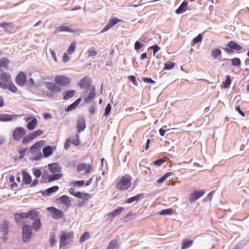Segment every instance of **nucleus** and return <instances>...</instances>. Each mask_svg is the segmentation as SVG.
Instances as JSON below:
<instances>
[{"label":"nucleus","mask_w":249,"mask_h":249,"mask_svg":"<svg viewBox=\"0 0 249 249\" xmlns=\"http://www.w3.org/2000/svg\"><path fill=\"white\" fill-rule=\"evenodd\" d=\"M0 87L3 89H8L13 93L17 91L18 89L14 84L12 81L10 82L8 84H6L3 82H0Z\"/></svg>","instance_id":"obj_12"},{"label":"nucleus","mask_w":249,"mask_h":249,"mask_svg":"<svg viewBox=\"0 0 249 249\" xmlns=\"http://www.w3.org/2000/svg\"><path fill=\"white\" fill-rule=\"evenodd\" d=\"M45 86L48 90L53 93L60 92L62 90L61 87L55 82H45Z\"/></svg>","instance_id":"obj_6"},{"label":"nucleus","mask_w":249,"mask_h":249,"mask_svg":"<svg viewBox=\"0 0 249 249\" xmlns=\"http://www.w3.org/2000/svg\"><path fill=\"white\" fill-rule=\"evenodd\" d=\"M9 223L8 221H3L0 225V227L5 233H7L9 229Z\"/></svg>","instance_id":"obj_33"},{"label":"nucleus","mask_w":249,"mask_h":249,"mask_svg":"<svg viewBox=\"0 0 249 249\" xmlns=\"http://www.w3.org/2000/svg\"><path fill=\"white\" fill-rule=\"evenodd\" d=\"M131 178L128 175L123 177L121 180L117 183L116 187L120 190H124L128 189L131 186Z\"/></svg>","instance_id":"obj_1"},{"label":"nucleus","mask_w":249,"mask_h":249,"mask_svg":"<svg viewBox=\"0 0 249 249\" xmlns=\"http://www.w3.org/2000/svg\"><path fill=\"white\" fill-rule=\"evenodd\" d=\"M59 189V187L57 186H54L46 190V195H49L51 194L56 192Z\"/></svg>","instance_id":"obj_40"},{"label":"nucleus","mask_w":249,"mask_h":249,"mask_svg":"<svg viewBox=\"0 0 249 249\" xmlns=\"http://www.w3.org/2000/svg\"><path fill=\"white\" fill-rule=\"evenodd\" d=\"M202 36L199 34L196 37L193 39V42L194 44L198 43L202 41Z\"/></svg>","instance_id":"obj_49"},{"label":"nucleus","mask_w":249,"mask_h":249,"mask_svg":"<svg viewBox=\"0 0 249 249\" xmlns=\"http://www.w3.org/2000/svg\"><path fill=\"white\" fill-rule=\"evenodd\" d=\"M97 53L96 51L92 50H88V56L89 57L90 56H94L96 55Z\"/></svg>","instance_id":"obj_58"},{"label":"nucleus","mask_w":249,"mask_h":249,"mask_svg":"<svg viewBox=\"0 0 249 249\" xmlns=\"http://www.w3.org/2000/svg\"><path fill=\"white\" fill-rule=\"evenodd\" d=\"M135 49L136 51H138L139 49L142 48L143 47V45L140 42H139L138 41H137L135 43Z\"/></svg>","instance_id":"obj_55"},{"label":"nucleus","mask_w":249,"mask_h":249,"mask_svg":"<svg viewBox=\"0 0 249 249\" xmlns=\"http://www.w3.org/2000/svg\"><path fill=\"white\" fill-rule=\"evenodd\" d=\"M124 207H120L118 209H116L111 212L106 214L105 216V219L106 220L112 221L116 216L119 215L124 210Z\"/></svg>","instance_id":"obj_8"},{"label":"nucleus","mask_w":249,"mask_h":249,"mask_svg":"<svg viewBox=\"0 0 249 249\" xmlns=\"http://www.w3.org/2000/svg\"><path fill=\"white\" fill-rule=\"evenodd\" d=\"M75 137V139L73 140L71 142L72 144H74L75 145L77 146L80 143V140L79 138V135L76 134Z\"/></svg>","instance_id":"obj_54"},{"label":"nucleus","mask_w":249,"mask_h":249,"mask_svg":"<svg viewBox=\"0 0 249 249\" xmlns=\"http://www.w3.org/2000/svg\"><path fill=\"white\" fill-rule=\"evenodd\" d=\"M77 170L78 172H81L85 170V174L90 173L92 170V166L91 165H87L86 163H81L77 166Z\"/></svg>","instance_id":"obj_15"},{"label":"nucleus","mask_w":249,"mask_h":249,"mask_svg":"<svg viewBox=\"0 0 249 249\" xmlns=\"http://www.w3.org/2000/svg\"><path fill=\"white\" fill-rule=\"evenodd\" d=\"M32 235V230L30 226L24 225L22 227V239L24 242H28Z\"/></svg>","instance_id":"obj_5"},{"label":"nucleus","mask_w":249,"mask_h":249,"mask_svg":"<svg viewBox=\"0 0 249 249\" xmlns=\"http://www.w3.org/2000/svg\"><path fill=\"white\" fill-rule=\"evenodd\" d=\"M43 133L42 130L38 129L36 131L32 132L30 135V139L34 140L37 137L42 135Z\"/></svg>","instance_id":"obj_36"},{"label":"nucleus","mask_w":249,"mask_h":249,"mask_svg":"<svg viewBox=\"0 0 249 249\" xmlns=\"http://www.w3.org/2000/svg\"><path fill=\"white\" fill-rule=\"evenodd\" d=\"M149 49H153V53L154 55L160 50V47L158 45H155V46L150 47Z\"/></svg>","instance_id":"obj_64"},{"label":"nucleus","mask_w":249,"mask_h":249,"mask_svg":"<svg viewBox=\"0 0 249 249\" xmlns=\"http://www.w3.org/2000/svg\"><path fill=\"white\" fill-rule=\"evenodd\" d=\"M0 27L3 29H7L8 27H14L12 23L8 22H2L0 23Z\"/></svg>","instance_id":"obj_48"},{"label":"nucleus","mask_w":249,"mask_h":249,"mask_svg":"<svg viewBox=\"0 0 249 249\" xmlns=\"http://www.w3.org/2000/svg\"><path fill=\"white\" fill-rule=\"evenodd\" d=\"M111 107L110 104H108L106 107L104 115L107 116L109 114V113L111 111Z\"/></svg>","instance_id":"obj_52"},{"label":"nucleus","mask_w":249,"mask_h":249,"mask_svg":"<svg viewBox=\"0 0 249 249\" xmlns=\"http://www.w3.org/2000/svg\"><path fill=\"white\" fill-rule=\"evenodd\" d=\"M34 175L36 178H39L41 175V172L39 169H36L34 171Z\"/></svg>","instance_id":"obj_56"},{"label":"nucleus","mask_w":249,"mask_h":249,"mask_svg":"<svg viewBox=\"0 0 249 249\" xmlns=\"http://www.w3.org/2000/svg\"><path fill=\"white\" fill-rule=\"evenodd\" d=\"M230 49L239 51L242 49V47L233 41H230L227 45Z\"/></svg>","instance_id":"obj_25"},{"label":"nucleus","mask_w":249,"mask_h":249,"mask_svg":"<svg viewBox=\"0 0 249 249\" xmlns=\"http://www.w3.org/2000/svg\"><path fill=\"white\" fill-rule=\"evenodd\" d=\"M15 219L17 222L19 223L22 219H26L28 218V214L27 213H16L14 214Z\"/></svg>","instance_id":"obj_24"},{"label":"nucleus","mask_w":249,"mask_h":249,"mask_svg":"<svg viewBox=\"0 0 249 249\" xmlns=\"http://www.w3.org/2000/svg\"><path fill=\"white\" fill-rule=\"evenodd\" d=\"M119 21H120V20L118 19L117 18H113L110 19L107 25L103 28V29L102 30L101 33H104L108 30H109L110 28H111L112 26L115 25L116 24L118 23Z\"/></svg>","instance_id":"obj_16"},{"label":"nucleus","mask_w":249,"mask_h":249,"mask_svg":"<svg viewBox=\"0 0 249 249\" xmlns=\"http://www.w3.org/2000/svg\"><path fill=\"white\" fill-rule=\"evenodd\" d=\"M26 134V130L21 127L16 128L13 131V137L15 140H20Z\"/></svg>","instance_id":"obj_7"},{"label":"nucleus","mask_w":249,"mask_h":249,"mask_svg":"<svg viewBox=\"0 0 249 249\" xmlns=\"http://www.w3.org/2000/svg\"><path fill=\"white\" fill-rule=\"evenodd\" d=\"M205 194V191L203 190L200 191H195L190 194L189 196V200L190 202H193L201 197Z\"/></svg>","instance_id":"obj_11"},{"label":"nucleus","mask_w":249,"mask_h":249,"mask_svg":"<svg viewBox=\"0 0 249 249\" xmlns=\"http://www.w3.org/2000/svg\"><path fill=\"white\" fill-rule=\"evenodd\" d=\"M15 82L16 84L20 86L25 85L27 82L26 75L23 72H20L17 75Z\"/></svg>","instance_id":"obj_9"},{"label":"nucleus","mask_w":249,"mask_h":249,"mask_svg":"<svg viewBox=\"0 0 249 249\" xmlns=\"http://www.w3.org/2000/svg\"><path fill=\"white\" fill-rule=\"evenodd\" d=\"M231 64L234 66H239L241 64V61L238 58H234L231 60Z\"/></svg>","instance_id":"obj_46"},{"label":"nucleus","mask_w":249,"mask_h":249,"mask_svg":"<svg viewBox=\"0 0 249 249\" xmlns=\"http://www.w3.org/2000/svg\"><path fill=\"white\" fill-rule=\"evenodd\" d=\"M142 80L144 82L148 83L151 84H154L155 83L154 81H153L152 79L150 78L143 77L142 78Z\"/></svg>","instance_id":"obj_60"},{"label":"nucleus","mask_w":249,"mask_h":249,"mask_svg":"<svg viewBox=\"0 0 249 249\" xmlns=\"http://www.w3.org/2000/svg\"><path fill=\"white\" fill-rule=\"evenodd\" d=\"M36 153V155L32 158V160H38L41 159L42 157V155L40 152V151H37Z\"/></svg>","instance_id":"obj_51"},{"label":"nucleus","mask_w":249,"mask_h":249,"mask_svg":"<svg viewBox=\"0 0 249 249\" xmlns=\"http://www.w3.org/2000/svg\"><path fill=\"white\" fill-rule=\"evenodd\" d=\"M55 33L61 32H68L73 33H77L79 34L81 32L79 29H72L68 26H60L57 28L55 30Z\"/></svg>","instance_id":"obj_14"},{"label":"nucleus","mask_w":249,"mask_h":249,"mask_svg":"<svg viewBox=\"0 0 249 249\" xmlns=\"http://www.w3.org/2000/svg\"><path fill=\"white\" fill-rule=\"evenodd\" d=\"M75 93L74 90H70L63 92V99L67 100L71 97H72Z\"/></svg>","instance_id":"obj_28"},{"label":"nucleus","mask_w":249,"mask_h":249,"mask_svg":"<svg viewBox=\"0 0 249 249\" xmlns=\"http://www.w3.org/2000/svg\"><path fill=\"white\" fill-rule=\"evenodd\" d=\"M86 127V123L84 118H81L77 121V128L78 132L83 131Z\"/></svg>","instance_id":"obj_23"},{"label":"nucleus","mask_w":249,"mask_h":249,"mask_svg":"<svg viewBox=\"0 0 249 249\" xmlns=\"http://www.w3.org/2000/svg\"><path fill=\"white\" fill-rule=\"evenodd\" d=\"M89 233L88 231L85 232L81 237L80 241L81 243H83L85 241L89 238Z\"/></svg>","instance_id":"obj_43"},{"label":"nucleus","mask_w":249,"mask_h":249,"mask_svg":"<svg viewBox=\"0 0 249 249\" xmlns=\"http://www.w3.org/2000/svg\"><path fill=\"white\" fill-rule=\"evenodd\" d=\"M28 218L34 220L39 218L40 213L36 209H32L27 212Z\"/></svg>","instance_id":"obj_18"},{"label":"nucleus","mask_w":249,"mask_h":249,"mask_svg":"<svg viewBox=\"0 0 249 249\" xmlns=\"http://www.w3.org/2000/svg\"><path fill=\"white\" fill-rule=\"evenodd\" d=\"M231 77L229 75H227L226 76V79L225 81V83L224 85L225 88H227L228 87H229V86L231 85Z\"/></svg>","instance_id":"obj_53"},{"label":"nucleus","mask_w":249,"mask_h":249,"mask_svg":"<svg viewBox=\"0 0 249 249\" xmlns=\"http://www.w3.org/2000/svg\"><path fill=\"white\" fill-rule=\"evenodd\" d=\"M45 144V141H40L35 143L30 148L31 152H37V151H40L39 148Z\"/></svg>","instance_id":"obj_17"},{"label":"nucleus","mask_w":249,"mask_h":249,"mask_svg":"<svg viewBox=\"0 0 249 249\" xmlns=\"http://www.w3.org/2000/svg\"><path fill=\"white\" fill-rule=\"evenodd\" d=\"M91 80L88 77H84L78 83V85L82 89H87L90 86Z\"/></svg>","instance_id":"obj_13"},{"label":"nucleus","mask_w":249,"mask_h":249,"mask_svg":"<svg viewBox=\"0 0 249 249\" xmlns=\"http://www.w3.org/2000/svg\"><path fill=\"white\" fill-rule=\"evenodd\" d=\"M221 54V51L219 49H215L212 51V55L214 58H217Z\"/></svg>","instance_id":"obj_38"},{"label":"nucleus","mask_w":249,"mask_h":249,"mask_svg":"<svg viewBox=\"0 0 249 249\" xmlns=\"http://www.w3.org/2000/svg\"><path fill=\"white\" fill-rule=\"evenodd\" d=\"M43 153L45 157H48L53 154L52 147L51 146L45 147L43 149Z\"/></svg>","instance_id":"obj_32"},{"label":"nucleus","mask_w":249,"mask_h":249,"mask_svg":"<svg viewBox=\"0 0 249 249\" xmlns=\"http://www.w3.org/2000/svg\"><path fill=\"white\" fill-rule=\"evenodd\" d=\"M76 107H77V106H76V105L73 103L72 104L70 105L68 107V108H67L66 110L67 111H71V110H73L74 109H75Z\"/></svg>","instance_id":"obj_63"},{"label":"nucleus","mask_w":249,"mask_h":249,"mask_svg":"<svg viewBox=\"0 0 249 249\" xmlns=\"http://www.w3.org/2000/svg\"><path fill=\"white\" fill-rule=\"evenodd\" d=\"M128 79L130 81H131L135 86H137V82L136 81V77L135 76H133V75H131V76H129L128 77Z\"/></svg>","instance_id":"obj_57"},{"label":"nucleus","mask_w":249,"mask_h":249,"mask_svg":"<svg viewBox=\"0 0 249 249\" xmlns=\"http://www.w3.org/2000/svg\"><path fill=\"white\" fill-rule=\"evenodd\" d=\"M32 140L33 139H30V135H29L22 140V143H26Z\"/></svg>","instance_id":"obj_62"},{"label":"nucleus","mask_w":249,"mask_h":249,"mask_svg":"<svg viewBox=\"0 0 249 249\" xmlns=\"http://www.w3.org/2000/svg\"><path fill=\"white\" fill-rule=\"evenodd\" d=\"M56 200L61 202L62 204L66 206L67 207H70L71 204V202L69 199V197L65 195L61 196V197L58 198Z\"/></svg>","instance_id":"obj_20"},{"label":"nucleus","mask_w":249,"mask_h":249,"mask_svg":"<svg viewBox=\"0 0 249 249\" xmlns=\"http://www.w3.org/2000/svg\"><path fill=\"white\" fill-rule=\"evenodd\" d=\"M119 247V245L118 240L113 239L109 243L107 248L109 249H118Z\"/></svg>","instance_id":"obj_29"},{"label":"nucleus","mask_w":249,"mask_h":249,"mask_svg":"<svg viewBox=\"0 0 249 249\" xmlns=\"http://www.w3.org/2000/svg\"><path fill=\"white\" fill-rule=\"evenodd\" d=\"M95 96V89L94 87L92 88L91 90L86 97L85 98L84 100L86 103H90Z\"/></svg>","instance_id":"obj_22"},{"label":"nucleus","mask_w":249,"mask_h":249,"mask_svg":"<svg viewBox=\"0 0 249 249\" xmlns=\"http://www.w3.org/2000/svg\"><path fill=\"white\" fill-rule=\"evenodd\" d=\"M34 220V221L32 224V228L35 231H37L41 226V220L39 218Z\"/></svg>","instance_id":"obj_31"},{"label":"nucleus","mask_w":249,"mask_h":249,"mask_svg":"<svg viewBox=\"0 0 249 249\" xmlns=\"http://www.w3.org/2000/svg\"><path fill=\"white\" fill-rule=\"evenodd\" d=\"M87 195V194L82 193L80 192H78L74 195V196L77 198H82L85 196Z\"/></svg>","instance_id":"obj_59"},{"label":"nucleus","mask_w":249,"mask_h":249,"mask_svg":"<svg viewBox=\"0 0 249 249\" xmlns=\"http://www.w3.org/2000/svg\"><path fill=\"white\" fill-rule=\"evenodd\" d=\"M25 120L26 122H28L27 127L30 130L34 129L37 124V120L35 117H28L26 118Z\"/></svg>","instance_id":"obj_10"},{"label":"nucleus","mask_w":249,"mask_h":249,"mask_svg":"<svg viewBox=\"0 0 249 249\" xmlns=\"http://www.w3.org/2000/svg\"><path fill=\"white\" fill-rule=\"evenodd\" d=\"M173 174L171 172H167L163 176L157 180L158 183H161L164 181V180L169 176L172 175Z\"/></svg>","instance_id":"obj_39"},{"label":"nucleus","mask_w":249,"mask_h":249,"mask_svg":"<svg viewBox=\"0 0 249 249\" xmlns=\"http://www.w3.org/2000/svg\"><path fill=\"white\" fill-rule=\"evenodd\" d=\"M173 213V211L172 209H167L165 210H163L160 212L159 213L160 215H169L172 214Z\"/></svg>","instance_id":"obj_41"},{"label":"nucleus","mask_w":249,"mask_h":249,"mask_svg":"<svg viewBox=\"0 0 249 249\" xmlns=\"http://www.w3.org/2000/svg\"><path fill=\"white\" fill-rule=\"evenodd\" d=\"M13 119V116L9 114H0V121H10Z\"/></svg>","instance_id":"obj_35"},{"label":"nucleus","mask_w":249,"mask_h":249,"mask_svg":"<svg viewBox=\"0 0 249 249\" xmlns=\"http://www.w3.org/2000/svg\"><path fill=\"white\" fill-rule=\"evenodd\" d=\"M0 80L1 81V82H6L7 84L12 81L11 75L6 72H2L1 73Z\"/></svg>","instance_id":"obj_26"},{"label":"nucleus","mask_w":249,"mask_h":249,"mask_svg":"<svg viewBox=\"0 0 249 249\" xmlns=\"http://www.w3.org/2000/svg\"><path fill=\"white\" fill-rule=\"evenodd\" d=\"M175 66V63L171 61H168L165 63L164 69L170 70Z\"/></svg>","instance_id":"obj_45"},{"label":"nucleus","mask_w":249,"mask_h":249,"mask_svg":"<svg viewBox=\"0 0 249 249\" xmlns=\"http://www.w3.org/2000/svg\"><path fill=\"white\" fill-rule=\"evenodd\" d=\"M73 237V232L62 231L60 237V247L67 245Z\"/></svg>","instance_id":"obj_2"},{"label":"nucleus","mask_w":249,"mask_h":249,"mask_svg":"<svg viewBox=\"0 0 249 249\" xmlns=\"http://www.w3.org/2000/svg\"><path fill=\"white\" fill-rule=\"evenodd\" d=\"M193 243V240H189L182 243L181 249H186L191 247Z\"/></svg>","instance_id":"obj_44"},{"label":"nucleus","mask_w":249,"mask_h":249,"mask_svg":"<svg viewBox=\"0 0 249 249\" xmlns=\"http://www.w3.org/2000/svg\"><path fill=\"white\" fill-rule=\"evenodd\" d=\"M23 181L27 184H30L32 181V178L30 175L26 172H23Z\"/></svg>","instance_id":"obj_34"},{"label":"nucleus","mask_w":249,"mask_h":249,"mask_svg":"<svg viewBox=\"0 0 249 249\" xmlns=\"http://www.w3.org/2000/svg\"><path fill=\"white\" fill-rule=\"evenodd\" d=\"M85 183L84 180L76 181L72 183V184L74 186L81 187L83 186Z\"/></svg>","instance_id":"obj_50"},{"label":"nucleus","mask_w":249,"mask_h":249,"mask_svg":"<svg viewBox=\"0 0 249 249\" xmlns=\"http://www.w3.org/2000/svg\"><path fill=\"white\" fill-rule=\"evenodd\" d=\"M47 210L51 213L52 217L54 219L58 220L64 216L63 212L55 207H48Z\"/></svg>","instance_id":"obj_3"},{"label":"nucleus","mask_w":249,"mask_h":249,"mask_svg":"<svg viewBox=\"0 0 249 249\" xmlns=\"http://www.w3.org/2000/svg\"><path fill=\"white\" fill-rule=\"evenodd\" d=\"M187 8V2L185 1H183L180 6L176 10V13L180 14L184 12Z\"/></svg>","instance_id":"obj_27"},{"label":"nucleus","mask_w":249,"mask_h":249,"mask_svg":"<svg viewBox=\"0 0 249 249\" xmlns=\"http://www.w3.org/2000/svg\"><path fill=\"white\" fill-rule=\"evenodd\" d=\"M48 167L51 172L53 173L59 172L61 170V168L58 163L49 164L48 165Z\"/></svg>","instance_id":"obj_21"},{"label":"nucleus","mask_w":249,"mask_h":249,"mask_svg":"<svg viewBox=\"0 0 249 249\" xmlns=\"http://www.w3.org/2000/svg\"><path fill=\"white\" fill-rule=\"evenodd\" d=\"M76 43L75 41H73L68 49V52L70 54H72L75 50Z\"/></svg>","instance_id":"obj_42"},{"label":"nucleus","mask_w":249,"mask_h":249,"mask_svg":"<svg viewBox=\"0 0 249 249\" xmlns=\"http://www.w3.org/2000/svg\"><path fill=\"white\" fill-rule=\"evenodd\" d=\"M62 174H56L48 177V182L58 180L62 177Z\"/></svg>","instance_id":"obj_37"},{"label":"nucleus","mask_w":249,"mask_h":249,"mask_svg":"<svg viewBox=\"0 0 249 249\" xmlns=\"http://www.w3.org/2000/svg\"><path fill=\"white\" fill-rule=\"evenodd\" d=\"M50 244L51 246H53L55 244V234L54 233L51 234L49 238Z\"/></svg>","instance_id":"obj_47"},{"label":"nucleus","mask_w":249,"mask_h":249,"mask_svg":"<svg viewBox=\"0 0 249 249\" xmlns=\"http://www.w3.org/2000/svg\"><path fill=\"white\" fill-rule=\"evenodd\" d=\"M143 197V195L142 194H139L136 196L131 197L127 199L126 201V203H131L134 201L138 202L140 199L142 198Z\"/></svg>","instance_id":"obj_30"},{"label":"nucleus","mask_w":249,"mask_h":249,"mask_svg":"<svg viewBox=\"0 0 249 249\" xmlns=\"http://www.w3.org/2000/svg\"><path fill=\"white\" fill-rule=\"evenodd\" d=\"M54 82L59 86L66 87L70 84L71 79L65 75H57L55 77Z\"/></svg>","instance_id":"obj_4"},{"label":"nucleus","mask_w":249,"mask_h":249,"mask_svg":"<svg viewBox=\"0 0 249 249\" xmlns=\"http://www.w3.org/2000/svg\"><path fill=\"white\" fill-rule=\"evenodd\" d=\"M9 64L8 59L3 57L0 59V71H2L8 68Z\"/></svg>","instance_id":"obj_19"},{"label":"nucleus","mask_w":249,"mask_h":249,"mask_svg":"<svg viewBox=\"0 0 249 249\" xmlns=\"http://www.w3.org/2000/svg\"><path fill=\"white\" fill-rule=\"evenodd\" d=\"M71 141L70 139H68L65 143L64 147L66 150H68L70 146Z\"/></svg>","instance_id":"obj_61"}]
</instances>
